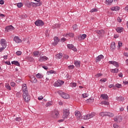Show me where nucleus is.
Returning <instances> with one entry per match:
<instances>
[{
	"label": "nucleus",
	"instance_id": "obj_23",
	"mask_svg": "<svg viewBox=\"0 0 128 128\" xmlns=\"http://www.w3.org/2000/svg\"><path fill=\"white\" fill-rule=\"evenodd\" d=\"M116 100L118 102H124V98L123 96H119L116 98Z\"/></svg>",
	"mask_w": 128,
	"mask_h": 128
},
{
	"label": "nucleus",
	"instance_id": "obj_16",
	"mask_svg": "<svg viewBox=\"0 0 128 128\" xmlns=\"http://www.w3.org/2000/svg\"><path fill=\"white\" fill-rule=\"evenodd\" d=\"M58 42H60V38L58 37H54V42L52 43L54 46H56L58 44Z\"/></svg>",
	"mask_w": 128,
	"mask_h": 128
},
{
	"label": "nucleus",
	"instance_id": "obj_43",
	"mask_svg": "<svg viewBox=\"0 0 128 128\" xmlns=\"http://www.w3.org/2000/svg\"><path fill=\"white\" fill-rule=\"evenodd\" d=\"M16 96L17 98H20V97L22 96V94H20V92H16Z\"/></svg>",
	"mask_w": 128,
	"mask_h": 128
},
{
	"label": "nucleus",
	"instance_id": "obj_20",
	"mask_svg": "<svg viewBox=\"0 0 128 128\" xmlns=\"http://www.w3.org/2000/svg\"><path fill=\"white\" fill-rule=\"evenodd\" d=\"M100 98H102L103 100H108V96L106 94H102L100 95Z\"/></svg>",
	"mask_w": 128,
	"mask_h": 128
},
{
	"label": "nucleus",
	"instance_id": "obj_37",
	"mask_svg": "<svg viewBox=\"0 0 128 128\" xmlns=\"http://www.w3.org/2000/svg\"><path fill=\"white\" fill-rule=\"evenodd\" d=\"M58 82L59 84H60V86H62V84H64V82L61 80H58Z\"/></svg>",
	"mask_w": 128,
	"mask_h": 128
},
{
	"label": "nucleus",
	"instance_id": "obj_62",
	"mask_svg": "<svg viewBox=\"0 0 128 128\" xmlns=\"http://www.w3.org/2000/svg\"><path fill=\"white\" fill-rule=\"evenodd\" d=\"M11 86H16V83L14 82H12L10 83Z\"/></svg>",
	"mask_w": 128,
	"mask_h": 128
},
{
	"label": "nucleus",
	"instance_id": "obj_41",
	"mask_svg": "<svg viewBox=\"0 0 128 128\" xmlns=\"http://www.w3.org/2000/svg\"><path fill=\"white\" fill-rule=\"evenodd\" d=\"M118 72V68L112 69V72L116 73Z\"/></svg>",
	"mask_w": 128,
	"mask_h": 128
},
{
	"label": "nucleus",
	"instance_id": "obj_24",
	"mask_svg": "<svg viewBox=\"0 0 128 128\" xmlns=\"http://www.w3.org/2000/svg\"><path fill=\"white\" fill-rule=\"evenodd\" d=\"M33 54L36 56H38L41 54V53L40 52V51H34Z\"/></svg>",
	"mask_w": 128,
	"mask_h": 128
},
{
	"label": "nucleus",
	"instance_id": "obj_44",
	"mask_svg": "<svg viewBox=\"0 0 128 128\" xmlns=\"http://www.w3.org/2000/svg\"><path fill=\"white\" fill-rule=\"evenodd\" d=\"M98 12V9L96 8H94L90 10V12Z\"/></svg>",
	"mask_w": 128,
	"mask_h": 128
},
{
	"label": "nucleus",
	"instance_id": "obj_52",
	"mask_svg": "<svg viewBox=\"0 0 128 128\" xmlns=\"http://www.w3.org/2000/svg\"><path fill=\"white\" fill-rule=\"evenodd\" d=\"M35 4L36 6H36H40L42 4V2H38L35 3Z\"/></svg>",
	"mask_w": 128,
	"mask_h": 128
},
{
	"label": "nucleus",
	"instance_id": "obj_42",
	"mask_svg": "<svg viewBox=\"0 0 128 128\" xmlns=\"http://www.w3.org/2000/svg\"><path fill=\"white\" fill-rule=\"evenodd\" d=\"M87 102H94V98H89L87 100Z\"/></svg>",
	"mask_w": 128,
	"mask_h": 128
},
{
	"label": "nucleus",
	"instance_id": "obj_28",
	"mask_svg": "<svg viewBox=\"0 0 128 128\" xmlns=\"http://www.w3.org/2000/svg\"><path fill=\"white\" fill-rule=\"evenodd\" d=\"M62 58V53H59L56 55V58Z\"/></svg>",
	"mask_w": 128,
	"mask_h": 128
},
{
	"label": "nucleus",
	"instance_id": "obj_63",
	"mask_svg": "<svg viewBox=\"0 0 128 128\" xmlns=\"http://www.w3.org/2000/svg\"><path fill=\"white\" fill-rule=\"evenodd\" d=\"M20 118L18 117L16 118V122H20Z\"/></svg>",
	"mask_w": 128,
	"mask_h": 128
},
{
	"label": "nucleus",
	"instance_id": "obj_57",
	"mask_svg": "<svg viewBox=\"0 0 128 128\" xmlns=\"http://www.w3.org/2000/svg\"><path fill=\"white\" fill-rule=\"evenodd\" d=\"M66 38H62L60 40V41L62 42H66Z\"/></svg>",
	"mask_w": 128,
	"mask_h": 128
},
{
	"label": "nucleus",
	"instance_id": "obj_48",
	"mask_svg": "<svg viewBox=\"0 0 128 128\" xmlns=\"http://www.w3.org/2000/svg\"><path fill=\"white\" fill-rule=\"evenodd\" d=\"M82 96L84 98H88V94L84 93L82 94Z\"/></svg>",
	"mask_w": 128,
	"mask_h": 128
},
{
	"label": "nucleus",
	"instance_id": "obj_26",
	"mask_svg": "<svg viewBox=\"0 0 128 128\" xmlns=\"http://www.w3.org/2000/svg\"><path fill=\"white\" fill-rule=\"evenodd\" d=\"M124 28H116V30L117 32H118V34H120V32H122Z\"/></svg>",
	"mask_w": 128,
	"mask_h": 128
},
{
	"label": "nucleus",
	"instance_id": "obj_39",
	"mask_svg": "<svg viewBox=\"0 0 128 128\" xmlns=\"http://www.w3.org/2000/svg\"><path fill=\"white\" fill-rule=\"evenodd\" d=\"M30 6H32L33 8H36L35 2H30Z\"/></svg>",
	"mask_w": 128,
	"mask_h": 128
},
{
	"label": "nucleus",
	"instance_id": "obj_21",
	"mask_svg": "<svg viewBox=\"0 0 128 128\" xmlns=\"http://www.w3.org/2000/svg\"><path fill=\"white\" fill-rule=\"evenodd\" d=\"M74 64L76 68H80V61H75Z\"/></svg>",
	"mask_w": 128,
	"mask_h": 128
},
{
	"label": "nucleus",
	"instance_id": "obj_4",
	"mask_svg": "<svg viewBox=\"0 0 128 128\" xmlns=\"http://www.w3.org/2000/svg\"><path fill=\"white\" fill-rule=\"evenodd\" d=\"M60 114V112L58 110H54L51 112V116L53 118H58V115Z\"/></svg>",
	"mask_w": 128,
	"mask_h": 128
},
{
	"label": "nucleus",
	"instance_id": "obj_64",
	"mask_svg": "<svg viewBox=\"0 0 128 128\" xmlns=\"http://www.w3.org/2000/svg\"><path fill=\"white\" fill-rule=\"evenodd\" d=\"M113 126L114 128H120V126L116 124H114Z\"/></svg>",
	"mask_w": 128,
	"mask_h": 128
},
{
	"label": "nucleus",
	"instance_id": "obj_8",
	"mask_svg": "<svg viewBox=\"0 0 128 128\" xmlns=\"http://www.w3.org/2000/svg\"><path fill=\"white\" fill-rule=\"evenodd\" d=\"M0 44L2 46L1 48H6V40L2 39L0 40Z\"/></svg>",
	"mask_w": 128,
	"mask_h": 128
},
{
	"label": "nucleus",
	"instance_id": "obj_34",
	"mask_svg": "<svg viewBox=\"0 0 128 128\" xmlns=\"http://www.w3.org/2000/svg\"><path fill=\"white\" fill-rule=\"evenodd\" d=\"M67 47L68 48H74V44H68Z\"/></svg>",
	"mask_w": 128,
	"mask_h": 128
},
{
	"label": "nucleus",
	"instance_id": "obj_58",
	"mask_svg": "<svg viewBox=\"0 0 128 128\" xmlns=\"http://www.w3.org/2000/svg\"><path fill=\"white\" fill-rule=\"evenodd\" d=\"M16 56H20L22 54V52L20 51H17L16 52Z\"/></svg>",
	"mask_w": 128,
	"mask_h": 128
},
{
	"label": "nucleus",
	"instance_id": "obj_33",
	"mask_svg": "<svg viewBox=\"0 0 128 128\" xmlns=\"http://www.w3.org/2000/svg\"><path fill=\"white\" fill-rule=\"evenodd\" d=\"M47 74H48V75L52 74H56V72L54 70H51L49 72H47Z\"/></svg>",
	"mask_w": 128,
	"mask_h": 128
},
{
	"label": "nucleus",
	"instance_id": "obj_17",
	"mask_svg": "<svg viewBox=\"0 0 128 128\" xmlns=\"http://www.w3.org/2000/svg\"><path fill=\"white\" fill-rule=\"evenodd\" d=\"M14 41L16 42V44H20V42H22V40L20 39V37L15 36L14 38Z\"/></svg>",
	"mask_w": 128,
	"mask_h": 128
},
{
	"label": "nucleus",
	"instance_id": "obj_29",
	"mask_svg": "<svg viewBox=\"0 0 128 128\" xmlns=\"http://www.w3.org/2000/svg\"><path fill=\"white\" fill-rule=\"evenodd\" d=\"M5 87L8 90H12L10 86L8 84H6Z\"/></svg>",
	"mask_w": 128,
	"mask_h": 128
},
{
	"label": "nucleus",
	"instance_id": "obj_53",
	"mask_svg": "<svg viewBox=\"0 0 128 128\" xmlns=\"http://www.w3.org/2000/svg\"><path fill=\"white\" fill-rule=\"evenodd\" d=\"M118 48H120V46H122V42H120V41L118 42Z\"/></svg>",
	"mask_w": 128,
	"mask_h": 128
},
{
	"label": "nucleus",
	"instance_id": "obj_54",
	"mask_svg": "<svg viewBox=\"0 0 128 128\" xmlns=\"http://www.w3.org/2000/svg\"><path fill=\"white\" fill-rule=\"evenodd\" d=\"M52 106V102H48L46 104V106Z\"/></svg>",
	"mask_w": 128,
	"mask_h": 128
},
{
	"label": "nucleus",
	"instance_id": "obj_36",
	"mask_svg": "<svg viewBox=\"0 0 128 128\" xmlns=\"http://www.w3.org/2000/svg\"><path fill=\"white\" fill-rule=\"evenodd\" d=\"M112 2V0H106V4H110Z\"/></svg>",
	"mask_w": 128,
	"mask_h": 128
},
{
	"label": "nucleus",
	"instance_id": "obj_2",
	"mask_svg": "<svg viewBox=\"0 0 128 128\" xmlns=\"http://www.w3.org/2000/svg\"><path fill=\"white\" fill-rule=\"evenodd\" d=\"M96 116V113L94 112H92V114H86L84 116H82L83 120H90V118H94Z\"/></svg>",
	"mask_w": 128,
	"mask_h": 128
},
{
	"label": "nucleus",
	"instance_id": "obj_1",
	"mask_svg": "<svg viewBox=\"0 0 128 128\" xmlns=\"http://www.w3.org/2000/svg\"><path fill=\"white\" fill-rule=\"evenodd\" d=\"M22 98L26 102H28L30 100V96L28 92H23Z\"/></svg>",
	"mask_w": 128,
	"mask_h": 128
},
{
	"label": "nucleus",
	"instance_id": "obj_40",
	"mask_svg": "<svg viewBox=\"0 0 128 128\" xmlns=\"http://www.w3.org/2000/svg\"><path fill=\"white\" fill-rule=\"evenodd\" d=\"M54 86H60V84L57 81L54 82Z\"/></svg>",
	"mask_w": 128,
	"mask_h": 128
},
{
	"label": "nucleus",
	"instance_id": "obj_6",
	"mask_svg": "<svg viewBox=\"0 0 128 128\" xmlns=\"http://www.w3.org/2000/svg\"><path fill=\"white\" fill-rule=\"evenodd\" d=\"M35 24L37 26H42L44 24V22L42 20H38L35 22Z\"/></svg>",
	"mask_w": 128,
	"mask_h": 128
},
{
	"label": "nucleus",
	"instance_id": "obj_49",
	"mask_svg": "<svg viewBox=\"0 0 128 128\" xmlns=\"http://www.w3.org/2000/svg\"><path fill=\"white\" fill-rule=\"evenodd\" d=\"M102 76V74L99 73V74H96L95 76H96V78H100V77Z\"/></svg>",
	"mask_w": 128,
	"mask_h": 128
},
{
	"label": "nucleus",
	"instance_id": "obj_59",
	"mask_svg": "<svg viewBox=\"0 0 128 128\" xmlns=\"http://www.w3.org/2000/svg\"><path fill=\"white\" fill-rule=\"evenodd\" d=\"M6 64H8V66H10V61H6L4 62Z\"/></svg>",
	"mask_w": 128,
	"mask_h": 128
},
{
	"label": "nucleus",
	"instance_id": "obj_50",
	"mask_svg": "<svg viewBox=\"0 0 128 128\" xmlns=\"http://www.w3.org/2000/svg\"><path fill=\"white\" fill-rule=\"evenodd\" d=\"M116 88H122V84H116Z\"/></svg>",
	"mask_w": 128,
	"mask_h": 128
},
{
	"label": "nucleus",
	"instance_id": "obj_7",
	"mask_svg": "<svg viewBox=\"0 0 128 128\" xmlns=\"http://www.w3.org/2000/svg\"><path fill=\"white\" fill-rule=\"evenodd\" d=\"M122 120V117L120 116H117L114 118V121L116 122H120Z\"/></svg>",
	"mask_w": 128,
	"mask_h": 128
},
{
	"label": "nucleus",
	"instance_id": "obj_11",
	"mask_svg": "<svg viewBox=\"0 0 128 128\" xmlns=\"http://www.w3.org/2000/svg\"><path fill=\"white\" fill-rule=\"evenodd\" d=\"M30 78L31 82H32L33 84H36L38 82V80H36V78L34 76H32L30 77Z\"/></svg>",
	"mask_w": 128,
	"mask_h": 128
},
{
	"label": "nucleus",
	"instance_id": "obj_10",
	"mask_svg": "<svg viewBox=\"0 0 128 128\" xmlns=\"http://www.w3.org/2000/svg\"><path fill=\"white\" fill-rule=\"evenodd\" d=\"M74 114L78 120H80V118H82V114H80V111L76 110Z\"/></svg>",
	"mask_w": 128,
	"mask_h": 128
},
{
	"label": "nucleus",
	"instance_id": "obj_18",
	"mask_svg": "<svg viewBox=\"0 0 128 128\" xmlns=\"http://www.w3.org/2000/svg\"><path fill=\"white\" fill-rule=\"evenodd\" d=\"M104 56L102 54L98 56L96 58V62H100L101 60L104 58Z\"/></svg>",
	"mask_w": 128,
	"mask_h": 128
},
{
	"label": "nucleus",
	"instance_id": "obj_56",
	"mask_svg": "<svg viewBox=\"0 0 128 128\" xmlns=\"http://www.w3.org/2000/svg\"><path fill=\"white\" fill-rule=\"evenodd\" d=\"M71 84L72 88H76V82L71 83Z\"/></svg>",
	"mask_w": 128,
	"mask_h": 128
},
{
	"label": "nucleus",
	"instance_id": "obj_15",
	"mask_svg": "<svg viewBox=\"0 0 128 128\" xmlns=\"http://www.w3.org/2000/svg\"><path fill=\"white\" fill-rule=\"evenodd\" d=\"M22 88L23 92H28V87L26 86V84H23L22 85Z\"/></svg>",
	"mask_w": 128,
	"mask_h": 128
},
{
	"label": "nucleus",
	"instance_id": "obj_22",
	"mask_svg": "<svg viewBox=\"0 0 128 128\" xmlns=\"http://www.w3.org/2000/svg\"><path fill=\"white\" fill-rule=\"evenodd\" d=\"M12 64H15V66H20V62L18 61L14 60L13 62H12Z\"/></svg>",
	"mask_w": 128,
	"mask_h": 128
},
{
	"label": "nucleus",
	"instance_id": "obj_32",
	"mask_svg": "<svg viewBox=\"0 0 128 128\" xmlns=\"http://www.w3.org/2000/svg\"><path fill=\"white\" fill-rule=\"evenodd\" d=\"M111 48H116V42H112L110 45Z\"/></svg>",
	"mask_w": 128,
	"mask_h": 128
},
{
	"label": "nucleus",
	"instance_id": "obj_27",
	"mask_svg": "<svg viewBox=\"0 0 128 128\" xmlns=\"http://www.w3.org/2000/svg\"><path fill=\"white\" fill-rule=\"evenodd\" d=\"M114 114L110 112H106V116H110V118H112V116H114Z\"/></svg>",
	"mask_w": 128,
	"mask_h": 128
},
{
	"label": "nucleus",
	"instance_id": "obj_35",
	"mask_svg": "<svg viewBox=\"0 0 128 128\" xmlns=\"http://www.w3.org/2000/svg\"><path fill=\"white\" fill-rule=\"evenodd\" d=\"M25 6H28V8H30V2H27L25 3Z\"/></svg>",
	"mask_w": 128,
	"mask_h": 128
},
{
	"label": "nucleus",
	"instance_id": "obj_47",
	"mask_svg": "<svg viewBox=\"0 0 128 128\" xmlns=\"http://www.w3.org/2000/svg\"><path fill=\"white\" fill-rule=\"evenodd\" d=\"M67 36H70L71 38H74V33L70 32L68 34Z\"/></svg>",
	"mask_w": 128,
	"mask_h": 128
},
{
	"label": "nucleus",
	"instance_id": "obj_25",
	"mask_svg": "<svg viewBox=\"0 0 128 128\" xmlns=\"http://www.w3.org/2000/svg\"><path fill=\"white\" fill-rule=\"evenodd\" d=\"M36 78H44V75L38 73V74H36Z\"/></svg>",
	"mask_w": 128,
	"mask_h": 128
},
{
	"label": "nucleus",
	"instance_id": "obj_13",
	"mask_svg": "<svg viewBox=\"0 0 128 128\" xmlns=\"http://www.w3.org/2000/svg\"><path fill=\"white\" fill-rule=\"evenodd\" d=\"M48 60V58L46 56H40V58H39V62H46V60Z\"/></svg>",
	"mask_w": 128,
	"mask_h": 128
},
{
	"label": "nucleus",
	"instance_id": "obj_14",
	"mask_svg": "<svg viewBox=\"0 0 128 128\" xmlns=\"http://www.w3.org/2000/svg\"><path fill=\"white\" fill-rule=\"evenodd\" d=\"M108 64H113V66H114L116 68H118V63L116 61H109Z\"/></svg>",
	"mask_w": 128,
	"mask_h": 128
},
{
	"label": "nucleus",
	"instance_id": "obj_12",
	"mask_svg": "<svg viewBox=\"0 0 128 128\" xmlns=\"http://www.w3.org/2000/svg\"><path fill=\"white\" fill-rule=\"evenodd\" d=\"M86 38V34H80L78 36V40H84Z\"/></svg>",
	"mask_w": 128,
	"mask_h": 128
},
{
	"label": "nucleus",
	"instance_id": "obj_30",
	"mask_svg": "<svg viewBox=\"0 0 128 128\" xmlns=\"http://www.w3.org/2000/svg\"><path fill=\"white\" fill-rule=\"evenodd\" d=\"M120 8L118 6H116L115 7H113L112 8V10H115L116 12L117 10H120Z\"/></svg>",
	"mask_w": 128,
	"mask_h": 128
},
{
	"label": "nucleus",
	"instance_id": "obj_51",
	"mask_svg": "<svg viewBox=\"0 0 128 128\" xmlns=\"http://www.w3.org/2000/svg\"><path fill=\"white\" fill-rule=\"evenodd\" d=\"M73 30H78V25L76 24H74L73 26Z\"/></svg>",
	"mask_w": 128,
	"mask_h": 128
},
{
	"label": "nucleus",
	"instance_id": "obj_19",
	"mask_svg": "<svg viewBox=\"0 0 128 128\" xmlns=\"http://www.w3.org/2000/svg\"><path fill=\"white\" fill-rule=\"evenodd\" d=\"M96 32L100 36H104V34H105V32L104 30H96Z\"/></svg>",
	"mask_w": 128,
	"mask_h": 128
},
{
	"label": "nucleus",
	"instance_id": "obj_60",
	"mask_svg": "<svg viewBox=\"0 0 128 128\" xmlns=\"http://www.w3.org/2000/svg\"><path fill=\"white\" fill-rule=\"evenodd\" d=\"M100 82H106V78L100 79Z\"/></svg>",
	"mask_w": 128,
	"mask_h": 128
},
{
	"label": "nucleus",
	"instance_id": "obj_31",
	"mask_svg": "<svg viewBox=\"0 0 128 128\" xmlns=\"http://www.w3.org/2000/svg\"><path fill=\"white\" fill-rule=\"evenodd\" d=\"M100 116L104 118V116H106V112H101L100 114Z\"/></svg>",
	"mask_w": 128,
	"mask_h": 128
},
{
	"label": "nucleus",
	"instance_id": "obj_5",
	"mask_svg": "<svg viewBox=\"0 0 128 128\" xmlns=\"http://www.w3.org/2000/svg\"><path fill=\"white\" fill-rule=\"evenodd\" d=\"M70 116V110L68 109H64L62 118H68V116Z\"/></svg>",
	"mask_w": 128,
	"mask_h": 128
},
{
	"label": "nucleus",
	"instance_id": "obj_61",
	"mask_svg": "<svg viewBox=\"0 0 128 128\" xmlns=\"http://www.w3.org/2000/svg\"><path fill=\"white\" fill-rule=\"evenodd\" d=\"M60 26V24H56L55 28H58Z\"/></svg>",
	"mask_w": 128,
	"mask_h": 128
},
{
	"label": "nucleus",
	"instance_id": "obj_55",
	"mask_svg": "<svg viewBox=\"0 0 128 128\" xmlns=\"http://www.w3.org/2000/svg\"><path fill=\"white\" fill-rule=\"evenodd\" d=\"M68 56L66 55V54H64L63 56L64 58H65V60H68Z\"/></svg>",
	"mask_w": 128,
	"mask_h": 128
},
{
	"label": "nucleus",
	"instance_id": "obj_38",
	"mask_svg": "<svg viewBox=\"0 0 128 128\" xmlns=\"http://www.w3.org/2000/svg\"><path fill=\"white\" fill-rule=\"evenodd\" d=\"M22 6H23V4L22 2H19V3L17 4V6L19 8H22Z\"/></svg>",
	"mask_w": 128,
	"mask_h": 128
},
{
	"label": "nucleus",
	"instance_id": "obj_9",
	"mask_svg": "<svg viewBox=\"0 0 128 128\" xmlns=\"http://www.w3.org/2000/svg\"><path fill=\"white\" fill-rule=\"evenodd\" d=\"M14 30V28L12 26H6L5 28V32H12V30Z\"/></svg>",
	"mask_w": 128,
	"mask_h": 128
},
{
	"label": "nucleus",
	"instance_id": "obj_45",
	"mask_svg": "<svg viewBox=\"0 0 128 128\" xmlns=\"http://www.w3.org/2000/svg\"><path fill=\"white\" fill-rule=\"evenodd\" d=\"M108 104L109 103L108 102L104 101L102 102V104H104V106H108Z\"/></svg>",
	"mask_w": 128,
	"mask_h": 128
},
{
	"label": "nucleus",
	"instance_id": "obj_3",
	"mask_svg": "<svg viewBox=\"0 0 128 128\" xmlns=\"http://www.w3.org/2000/svg\"><path fill=\"white\" fill-rule=\"evenodd\" d=\"M58 94L63 98H66V100H68V98H70V95H68V94H66L65 92L62 91H60V90L58 91Z\"/></svg>",
	"mask_w": 128,
	"mask_h": 128
},
{
	"label": "nucleus",
	"instance_id": "obj_46",
	"mask_svg": "<svg viewBox=\"0 0 128 128\" xmlns=\"http://www.w3.org/2000/svg\"><path fill=\"white\" fill-rule=\"evenodd\" d=\"M68 68L69 70H72V69L74 68V66L70 65V66H68Z\"/></svg>",
	"mask_w": 128,
	"mask_h": 128
}]
</instances>
